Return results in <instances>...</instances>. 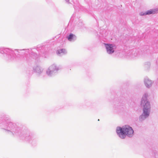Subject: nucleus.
Instances as JSON below:
<instances>
[{"instance_id": "obj_10", "label": "nucleus", "mask_w": 158, "mask_h": 158, "mask_svg": "<svg viewBox=\"0 0 158 158\" xmlns=\"http://www.w3.org/2000/svg\"><path fill=\"white\" fill-rule=\"evenodd\" d=\"M157 11L156 9H153L147 10L145 12H140L139 15L141 16H144L146 15H149L155 14Z\"/></svg>"}, {"instance_id": "obj_7", "label": "nucleus", "mask_w": 158, "mask_h": 158, "mask_svg": "<svg viewBox=\"0 0 158 158\" xmlns=\"http://www.w3.org/2000/svg\"><path fill=\"white\" fill-rule=\"evenodd\" d=\"M124 127H117L116 128V131L118 136L121 139H125V134Z\"/></svg>"}, {"instance_id": "obj_14", "label": "nucleus", "mask_w": 158, "mask_h": 158, "mask_svg": "<svg viewBox=\"0 0 158 158\" xmlns=\"http://www.w3.org/2000/svg\"><path fill=\"white\" fill-rule=\"evenodd\" d=\"M64 1L66 2L67 3H68V4L70 3V2H69L70 0H64Z\"/></svg>"}, {"instance_id": "obj_2", "label": "nucleus", "mask_w": 158, "mask_h": 158, "mask_svg": "<svg viewBox=\"0 0 158 158\" xmlns=\"http://www.w3.org/2000/svg\"><path fill=\"white\" fill-rule=\"evenodd\" d=\"M25 51V53H28L30 54V56L36 60L40 56H44L45 55L46 51L44 49V47L42 46L37 48H33L32 49H29L23 50H14L12 49L2 48H0V53L2 54H6V56L5 59L8 60H16V55L19 52V51Z\"/></svg>"}, {"instance_id": "obj_9", "label": "nucleus", "mask_w": 158, "mask_h": 158, "mask_svg": "<svg viewBox=\"0 0 158 158\" xmlns=\"http://www.w3.org/2000/svg\"><path fill=\"white\" fill-rule=\"evenodd\" d=\"M67 53V50L64 48L59 49L56 51L57 55L60 57H61L66 55Z\"/></svg>"}, {"instance_id": "obj_13", "label": "nucleus", "mask_w": 158, "mask_h": 158, "mask_svg": "<svg viewBox=\"0 0 158 158\" xmlns=\"http://www.w3.org/2000/svg\"><path fill=\"white\" fill-rule=\"evenodd\" d=\"M67 38L69 41L74 42L76 40L77 38L75 35L71 33L67 36Z\"/></svg>"}, {"instance_id": "obj_6", "label": "nucleus", "mask_w": 158, "mask_h": 158, "mask_svg": "<svg viewBox=\"0 0 158 158\" xmlns=\"http://www.w3.org/2000/svg\"><path fill=\"white\" fill-rule=\"evenodd\" d=\"M124 127L125 138L127 136L130 138L132 137L134 134V131L132 128L128 125H126Z\"/></svg>"}, {"instance_id": "obj_12", "label": "nucleus", "mask_w": 158, "mask_h": 158, "mask_svg": "<svg viewBox=\"0 0 158 158\" xmlns=\"http://www.w3.org/2000/svg\"><path fill=\"white\" fill-rule=\"evenodd\" d=\"M144 81L145 85L147 88H149L151 86L152 82L148 77H145L144 79Z\"/></svg>"}, {"instance_id": "obj_3", "label": "nucleus", "mask_w": 158, "mask_h": 158, "mask_svg": "<svg viewBox=\"0 0 158 158\" xmlns=\"http://www.w3.org/2000/svg\"><path fill=\"white\" fill-rule=\"evenodd\" d=\"M148 94L145 93L143 95L141 102V105L143 106V113L139 117V120L142 121L148 117L149 115L151 110L150 102L147 100Z\"/></svg>"}, {"instance_id": "obj_4", "label": "nucleus", "mask_w": 158, "mask_h": 158, "mask_svg": "<svg viewBox=\"0 0 158 158\" xmlns=\"http://www.w3.org/2000/svg\"><path fill=\"white\" fill-rule=\"evenodd\" d=\"M60 69L59 67L56 64H52L47 68L46 71V73L48 77L54 76Z\"/></svg>"}, {"instance_id": "obj_1", "label": "nucleus", "mask_w": 158, "mask_h": 158, "mask_svg": "<svg viewBox=\"0 0 158 158\" xmlns=\"http://www.w3.org/2000/svg\"><path fill=\"white\" fill-rule=\"evenodd\" d=\"M0 128L10 135L27 142L32 146L36 145L37 140L36 137L27 130H22L21 128L10 121L8 117L0 119Z\"/></svg>"}, {"instance_id": "obj_11", "label": "nucleus", "mask_w": 158, "mask_h": 158, "mask_svg": "<svg viewBox=\"0 0 158 158\" xmlns=\"http://www.w3.org/2000/svg\"><path fill=\"white\" fill-rule=\"evenodd\" d=\"M139 55V51L137 49H133L130 52L129 56L132 58H134L137 56Z\"/></svg>"}, {"instance_id": "obj_8", "label": "nucleus", "mask_w": 158, "mask_h": 158, "mask_svg": "<svg viewBox=\"0 0 158 158\" xmlns=\"http://www.w3.org/2000/svg\"><path fill=\"white\" fill-rule=\"evenodd\" d=\"M33 72L38 76L41 75L43 73L44 69L40 65L34 66L33 68Z\"/></svg>"}, {"instance_id": "obj_5", "label": "nucleus", "mask_w": 158, "mask_h": 158, "mask_svg": "<svg viewBox=\"0 0 158 158\" xmlns=\"http://www.w3.org/2000/svg\"><path fill=\"white\" fill-rule=\"evenodd\" d=\"M104 44L107 54L111 55L114 52L116 48L114 44L105 43Z\"/></svg>"}]
</instances>
